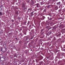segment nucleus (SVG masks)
Listing matches in <instances>:
<instances>
[{
    "mask_svg": "<svg viewBox=\"0 0 65 65\" xmlns=\"http://www.w3.org/2000/svg\"><path fill=\"white\" fill-rule=\"evenodd\" d=\"M31 4L32 5H33V4H34V0H31Z\"/></svg>",
    "mask_w": 65,
    "mask_h": 65,
    "instance_id": "f257e3e1",
    "label": "nucleus"
},
{
    "mask_svg": "<svg viewBox=\"0 0 65 65\" xmlns=\"http://www.w3.org/2000/svg\"><path fill=\"white\" fill-rule=\"evenodd\" d=\"M2 13L1 12H0V15H2Z\"/></svg>",
    "mask_w": 65,
    "mask_h": 65,
    "instance_id": "f03ea898",
    "label": "nucleus"
},
{
    "mask_svg": "<svg viewBox=\"0 0 65 65\" xmlns=\"http://www.w3.org/2000/svg\"><path fill=\"white\" fill-rule=\"evenodd\" d=\"M60 2H58L57 3V4H60Z\"/></svg>",
    "mask_w": 65,
    "mask_h": 65,
    "instance_id": "7ed1b4c3",
    "label": "nucleus"
},
{
    "mask_svg": "<svg viewBox=\"0 0 65 65\" xmlns=\"http://www.w3.org/2000/svg\"><path fill=\"white\" fill-rule=\"evenodd\" d=\"M39 5H37V7H39Z\"/></svg>",
    "mask_w": 65,
    "mask_h": 65,
    "instance_id": "20e7f679",
    "label": "nucleus"
},
{
    "mask_svg": "<svg viewBox=\"0 0 65 65\" xmlns=\"http://www.w3.org/2000/svg\"><path fill=\"white\" fill-rule=\"evenodd\" d=\"M16 39L17 40H18V39H17V38H16Z\"/></svg>",
    "mask_w": 65,
    "mask_h": 65,
    "instance_id": "39448f33",
    "label": "nucleus"
},
{
    "mask_svg": "<svg viewBox=\"0 0 65 65\" xmlns=\"http://www.w3.org/2000/svg\"><path fill=\"white\" fill-rule=\"evenodd\" d=\"M48 18V19H49V17H48V18Z\"/></svg>",
    "mask_w": 65,
    "mask_h": 65,
    "instance_id": "423d86ee",
    "label": "nucleus"
},
{
    "mask_svg": "<svg viewBox=\"0 0 65 65\" xmlns=\"http://www.w3.org/2000/svg\"><path fill=\"white\" fill-rule=\"evenodd\" d=\"M49 20H52V19H49Z\"/></svg>",
    "mask_w": 65,
    "mask_h": 65,
    "instance_id": "0eeeda50",
    "label": "nucleus"
}]
</instances>
